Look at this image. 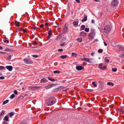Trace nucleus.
<instances>
[{"mask_svg": "<svg viewBox=\"0 0 124 124\" xmlns=\"http://www.w3.org/2000/svg\"><path fill=\"white\" fill-rule=\"evenodd\" d=\"M107 85H111L112 86H113L114 85L111 82H108L107 83Z\"/></svg>", "mask_w": 124, "mask_h": 124, "instance_id": "obj_24", "label": "nucleus"}, {"mask_svg": "<svg viewBox=\"0 0 124 124\" xmlns=\"http://www.w3.org/2000/svg\"><path fill=\"white\" fill-rule=\"evenodd\" d=\"M11 55H10L7 57L6 59L7 60L9 61L11 60Z\"/></svg>", "mask_w": 124, "mask_h": 124, "instance_id": "obj_33", "label": "nucleus"}, {"mask_svg": "<svg viewBox=\"0 0 124 124\" xmlns=\"http://www.w3.org/2000/svg\"><path fill=\"white\" fill-rule=\"evenodd\" d=\"M32 89V90H35V89H37V88H38V87L37 86H31L30 87Z\"/></svg>", "mask_w": 124, "mask_h": 124, "instance_id": "obj_29", "label": "nucleus"}, {"mask_svg": "<svg viewBox=\"0 0 124 124\" xmlns=\"http://www.w3.org/2000/svg\"><path fill=\"white\" fill-rule=\"evenodd\" d=\"M5 112L4 111V110L2 111L0 113V116H2L4 114Z\"/></svg>", "mask_w": 124, "mask_h": 124, "instance_id": "obj_26", "label": "nucleus"}, {"mask_svg": "<svg viewBox=\"0 0 124 124\" xmlns=\"http://www.w3.org/2000/svg\"><path fill=\"white\" fill-rule=\"evenodd\" d=\"M13 92L15 94H17V91L16 90H14Z\"/></svg>", "mask_w": 124, "mask_h": 124, "instance_id": "obj_38", "label": "nucleus"}, {"mask_svg": "<svg viewBox=\"0 0 124 124\" xmlns=\"http://www.w3.org/2000/svg\"><path fill=\"white\" fill-rule=\"evenodd\" d=\"M63 51V49H59L58 50V51H59V52H60V51L62 52V51Z\"/></svg>", "mask_w": 124, "mask_h": 124, "instance_id": "obj_47", "label": "nucleus"}, {"mask_svg": "<svg viewBox=\"0 0 124 124\" xmlns=\"http://www.w3.org/2000/svg\"><path fill=\"white\" fill-rule=\"evenodd\" d=\"M60 57L61 58L64 59L66 58L67 57V56L66 55H61L60 56Z\"/></svg>", "mask_w": 124, "mask_h": 124, "instance_id": "obj_25", "label": "nucleus"}, {"mask_svg": "<svg viewBox=\"0 0 124 124\" xmlns=\"http://www.w3.org/2000/svg\"><path fill=\"white\" fill-rule=\"evenodd\" d=\"M48 80L45 78H43L40 80V82L41 83H46L47 82Z\"/></svg>", "mask_w": 124, "mask_h": 124, "instance_id": "obj_12", "label": "nucleus"}, {"mask_svg": "<svg viewBox=\"0 0 124 124\" xmlns=\"http://www.w3.org/2000/svg\"><path fill=\"white\" fill-rule=\"evenodd\" d=\"M48 78L49 80L52 81H54L55 80L54 79L52 78H51L50 77H48Z\"/></svg>", "mask_w": 124, "mask_h": 124, "instance_id": "obj_27", "label": "nucleus"}, {"mask_svg": "<svg viewBox=\"0 0 124 124\" xmlns=\"http://www.w3.org/2000/svg\"><path fill=\"white\" fill-rule=\"evenodd\" d=\"M22 30H23V29H20V31H22Z\"/></svg>", "mask_w": 124, "mask_h": 124, "instance_id": "obj_61", "label": "nucleus"}, {"mask_svg": "<svg viewBox=\"0 0 124 124\" xmlns=\"http://www.w3.org/2000/svg\"><path fill=\"white\" fill-rule=\"evenodd\" d=\"M92 84L93 85V86L95 87H96L97 86V85L95 84V82L94 81L92 83Z\"/></svg>", "mask_w": 124, "mask_h": 124, "instance_id": "obj_36", "label": "nucleus"}, {"mask_svg": "<svg viewBox=\"0 0 124 124\" xmlns=\"http://www.w3.org/2000/svg\"><path fill=\"white\" fill-rule=\"evenodd\" d=\"M76 69L77 70L79 71L83 70L84 67L81 66H77L76 67Z\"/></svg>", "mask_w": 124, "mask_h": 124, "instance_id": "obj_8", "label": "nucleus"}, {"mask_svg": "<svg viewBox=\"0 0 124 124\" xmlns=\"http://www.w3.org/2000/svg\"><path fill=\"white\" fill-rule=\"evenodd\" d=\"M103 63H100L99 64V68L100 69L102 70H105L106 68V66H103Z\"/></svg>", "mask_w": 124, "mask_h": 124, "instance_id": "obj_4", "label": "nucleus"}, {"mask_svg": "<svg viewBox=\"0 0 124 124\" xmlns=\"http://www.w3.org/2000/svg\"><path fill=\"white\" fill-rule=\"evenodd\" d=\"M98 41V40L97 39H95L94 41L93 42H97Z\"/></svg>", "mask_w": 124, "mask_h": 124, "instance_id": "obj_49", "label": "nucleus"}, {"mask_svg": "<svg viewBox=\"0 0 124 124\" xmlns=\"http://www.w3.org/2000/svg\"><path fill=\"white\" fill-rule=\"evenodd\" d=\"M117 70V69L116 68H113L112 69V71L113 72H116Z\"/></svg>", "mask_w": 124, "mask_h": 124, "instance_id": "obj_30", "label": "nucleus"}, {"mask_svg": "<svg viewBox=\"0 0 124 124\" xmlns=\"http://www.w3.org/2000/svg\"><path fill=\"white\" fill-rule=\"evenodd\" d=\"M48 25V23H45V25L46 26H47Z\"/></svg>", "mask_w": 124, "mask_h": 124, "instance_id": "obj_55", "label": "nucleus"}, {"mask_svg": "<svg viewBox=\"0 0 124 124\" xmlns=\"http://www.w3.org/2000/svg\"><path fill=\"white\" fill-rule=\"evenodd\" d=\"M4 68L3 66H0V70H2Z\"/></svg>", "mask_w": 124, "mask_h": 124, "instance_id": "obj_40", "label": "nucleus"}, {"mask_svg": "<svg viewBox=\"0 0 124 124\" xmlns=\"http://www.w3.org/2000/svg\"><path fill=\"white\" fill-rule=\"evenodd\" d=\"M103 52V50L102 49H99L98 50V52L99 53H101Z\"/></svg>", "mask_w": 124, "mask_h": 124, "instance_id": "obj_35", "label": "nucleus"}, {"mask_svg": "<svg viewBox=\"0 0 124 124\" xmlns=\"http://www.w3.org/2000/svg\"><path fill=\"white\" fill-rule=\"evenodd\" d=\"M94 54H95V53L94 52H92V53H91V55L92 56H93Z\"/></svg>", "mask_w": 124, "mask_h": 124, "instance_id": "obj_50", "label": "nucleus"}, {"mask_svg": "<svg viewBox=\"0 0 124 124\" xmlns=\"http://www.w3.org/2000/svg\"><path fill=\"white\" fill-rule=\"evenodd\" d=\"M46 102L47 105L48 106L52 105L54 103V100L52 98H48L46 100Z\"/></svg>", "mask_w": 124, "mask_h": 124, "instance_id": "obj_1", "label": "nucleus"}, {"mask_svg": "<svg viewBox=\"0 0 124 124\" xmlns=\"http://www.w3.org/2000/svg\"><path fill=\"white\" fill-rule=\"evenodd\" d=\"M8 116H5L3 118V120L4 121H9V120L8 119Z\"/></svg>", "mask_w": 124, "mask_h": 124, "instance_id": "obj_14", "label": "nucleus"}, {"mask_svg": "<svg viewBox=\"0 0 124 124\" xmlns=\"http://www.w3.org/2000/svg\"><path fill=\"white\" fill-rule=\"evenodd\" d=\"M104 61L107 62H109V60L107 57H105L104 58Z\"/></svg>", "mask_w": 124, "mask_h": 124, "instance_id": "obj_32", "label": "nucleus"}, {"mask_svg": "<svg viewBox=\"0 0 124 124\" xmlns=\"http://www.w3.org/2000/svg\"><path fill=\"white\" fill-rule=\"evenodd\" d=\"M78 22V19H77L76 21H74L73 23L74 26L75 27L77 26Z\"/></svg>", "mask_w": 124, "mask_h": 124, "instance_id": "obj_9", "label": "nucleus"}, {"mask_svg": "<svg viewBox=\"0 0 124 124\" xmlns=\"http://www.w3.org/2000/svg\"><path fill=\"white\" fill-rule=\"evenodd\" d=\"M110 27L109 26H106L104 27V31L106 33H108L110 31Z\"/></svg>", "mask_w": 124, "mask_h": 124, "instance_id": "obj_2", "label": "nucleus"}, {"mask_svg": "<svg viewBox=\"0 0 124 124\" xmlns=\"http://www.w3.org/2000/svg\"><path fill=\"white\" fill-rule=\"evenodd\" d=\"M19 22L17 21H15V23L16 25V26L17 27H19L20 26Z\"/></svg>", "mask_w": 124, "mask_h": 124, "instance_id": "obj_18", "label": "nucleus"}, {"mask_svg": "<svg viewBox=\"0 0 124 124\" xmlns=\"http://www.w3.org/2000/svg\"><path fill=\"white\" fill-rule=\"evenodd\" d=\"M15 96V95L14 94H12L10 96V98L11 99H13L14 98Z\"/></svg>", "mask_w": 124, "mask_h": 124, "instance_id": "obj_31", "label": "nucleus"}, {"mask_svg": "<svg viewBox=\"0 0 124 124\" xmlns=\"http://www.w3.org/2000/svg\"><path fill=\"white\" fill-rule=\"evenodd\" d=\"M65 43L64 42V43H62L60 45L61 46H64L65 45Z\"/></svg>", "mask_w": 124, "mask_h": 124, "instance_id": "obj_41", "label": "nucleus"}, {"mask_svg": "<svg viewBox=\"0 0 124 124\" xmlns=\"http://www.w3.org/2000/svg\"><path fill=\"white\" fill-rule=\"evenodd\" d=\"M44 26V25L43 24H42L40 26V27L41 28L43 27Z\"/></svg>", "mask_w": 124, "mask_h": 124, "instance_id": "obj_46", "label": "nucleus"}, {"mask_svg": "<svg viewBox=\"0 0 124 124\" xmlns=\"http://www.w3.org/2000/svg\"><path fill=\"white\" fill-rule=\"evenodd\" d=\"M90 33L92 34L95 35V32L94 30L93 29H91L90 30Z\"/></svg>", "mask_w": 124, "mask_h": 124, "instance_id": "obj_16", "label": "nucleus"}, {"mask_svg": "<svg viewBox=\"0 0 124 124\" xmlns=\"http://www.w3.org/2000/svg\"><path fill=\"white\" fill-rule=\"evenodd\" d=\"M77 40L80 43L82 41V38H77Z\"/></svg>", "mask_w": 124, "mask_h": 124, "instance_id": "obj_20", "label": "nucleus"}, {"mask_svg": "<svg viewBox=\"0 0 124 124\" xmlns=\"http://www.w3.org/2000/svg\"><path fill=\"white\" fill-rule=\"evenodd\" d=\"M76 1L78 3H79L80 2V1L79 0H76Z\"/></svg>", "mask_w": 124, "mask_h": 124, "instance_id": "obj_54", "label": "nucleus"}, {"mask_svg": "<svg viewBox=\"0 0 124 124\" xmlns=\"http://www.w3.org/2000/svg\"><path fill=\"white\" fill-rule=\"evenodd\" d=\"M85 31L86 32H88L89 31V29L88 28H85Z\"/></svg>", "mask_w": 124, "mask_h": 124, "instance_id": "obj_34", "label": "nucleus"}, {"mask_svg": "<svg viewBox=\"0 0 124 124\" xmlns=\"http://www.w3.org/2000/svg\"><path fill=\"white\" fill-rule=\"evenodd\" d=\"M34 44L35 45H37V43L36 42H34Z\"/></svg>", "mask_w": 124, "mask_h": 124, "instance_id": "obj_60", "label": "nucleus"}, {"mask_svg": "<svg viewBox=\"0 0 124 124\" xmlns=\"http://www.w3.org/2000/svg\"><path fill=\"white\" fill-rule=\"evenodd\" d=\"M87 16L86 15L84 16V17L83 19L81 21L82 22H83L86 21L87 20Z\"/></svg>", "mask_w": 124, "mask_h": 124, "instance_id": "obj_15", "label": "nucleus"}, {"mask_svg": "<svg viewBox=\"0 0 124 124\" xmlns=\"http://www.w3.org/2000/svg\"><path fill=\"white\" fill-rule=\"evenodd\" d=\"M94 0L97 2H99L100 1V0Z\"/></svg>", "mask_w": 124, "mask_h": 124, "instance_id": "obj_58", "label": "nucleus"}, {"mask_svg": "<svg viewBox=\"0 0 124 124\" xmlns=\"http://www.w3.org/2000/svg\"><path fill=\"white\" fill-rule=\"evenodd\" d=\"M2 49H3L2 47L0 46V49L2 50Z\"/></svg>", "mask_w": 124, "mask_h": 124, "instance_id": "obj_59", "label": "nucleus"}, {"mask_svg": "<svg viewBox=\"0 0 124 124\" xmlns=\"http://www.w3.org/2000/svg\"><path fill=\"white\" fill-rule=\"evenodd\" d=\"M5 78L3 76H1L0 77V80H2L4 79Z\"/></svg>", "mask_w": 124, "mask_h": 124, "instance_id": "obj_43", "label": "nucleus"}, {"mask_svg": "<svg viewBox=\"0 0 124 124\" xmlns=\"http://www.w3.org/2000/svg\"><path fill=\"white\" fill-rule=\"evenodd\" d=\"M8 101H9V100H6L4 101L3 102L2 105H4L5 104H6L7 103H8Z\"/></svg>", "mask_w": 124, "mask_h": 124, "instance_id": "obj_22", "label": "nucleus"}, {"mask_svg": "<svg viewBox=\"0 0 124 124\" xmlns=\"http://www.w3.org/2000/svg\"><path fill=\"white\" fill-rule=\"evenodd\" d=\"M104 45L105 46H107V44L105 42H104Z\"/></svg>", "mask_w": 124, "mask_h": 124, "instance_id": "obj_56", "label": "nucleus"}, {"mask_svg": "<svg viewBox=\"0 0 124 124\" xmlns=\"http://www.w3.org/2000/svg\"><path fill=\"white\" fill-rule=\"evenodd\" d=\"M100 82H100V81H99V83H100Z\"/></svg>", "mask_w": 124, "mask_h": 124, "instance_id": "obj_64", "label": "nucleus"}, {"mask_svg": "<svg viewBox=\"0 0 124 124\" xmlns=\"http://www.w3.org/2000/svg\"><path fill=\"white\" fill-rule=\"evenodd\" d=\"M3 123L4 124H8V123L7 122V121H4Z\"/></svg>", "mask_w": 124, "mask_h": 124, "instance_id": "obj_48", "label": "nucleus"}, {"mask_svg": "<svg viewBox=\"0 0 124 124\" xmlns=\"http://www.w3.org/2000/svg\"><path fill=\"white\" fill-rule=\"evenodd\" d=\"M122 113H123V114H124V111H122Z\"/></svg>", "mask_w": 124, "mask_h": 124, "instance_id": "obj_62", "label": "nucleus"}, {"mask_svg": "<svg viewBox=\"0 0 124 124\" xmlns=\"http://www.w3.org/2000/svg\"><path fill=\"white\" fill-rule=\"evenodd\" d=\"M93 91V90H91V89H88V90H87V91L88 92H92V91Z\"/></svg>", "mask_w": 124, "mask_h": 124, "instance_id": "obj_52", "label": "nucleus"}, {"mask_svg": "<svg viewBox=\"0 0 124 124\" xmlns=\"http://www.w3.org/2000/svg\"><path fill=\"white\" fill-rule=\"evenodd\" d=\"M95 35L94 34L89 33L88 35L89 39H92L94 36Z\"/></svg>", "mask_w": 124, "mask_h": 124, "instance_id": "obj_11", "label": "nucleus"}, {"mask_svg": "<svg viewBox=\"0 0 124 124\" xmlns=\"http://www.w3.org/2000/svg\"><path fill=\"white\" fill-rule=\"evenodd\" d=\"M68 28L67 27H65L63 30V32H66L67 31Z\"/></svg>", "mask_w": 124, "mask_h": 124, "instance_id": "obj_21", "label": "nucleus"}, {"mask_svg": "<svg viewBox=\"0 0 124 124\" xmlns=\"http://www.w3.org/2000/svg\"><path fill=\"white\" fill-rule=\"evenodd\" d=\"M85 27V26L84 25H82L80 28V31H82L84 30Z\"/></svg>", "mask_w": 124, "mask_h": 124, "instance_id": "obj_17", "label": "nucleus"}, {"mask_svg": "<svg viewBox=\"0 0 124 124\" xmlns=\"http://www.w3.org/2000/svg\"><path fill=\"white\" fill-rule=\"evenodd\" d=\"M57 84H53L47 85L45 87V88L46 89H48L51 88L54 86L57 85Z\"/></svg>", "mask_w": 124, "mask_h": 124, "instance_id": "obj_7", "label": "nucleus"}, {"mask_svg": "<svg viewBox=\"0 0 124 124\" xmlns=\"http://www.w3.org/2000/svg\"><path fill=\"white\" fill-rule=\"evenodd\" d=\"M32 56L36 58L38 57V55H32Z\"/></svg>", "mask_w": 124, "mask_h": 124, "instance_id": "obj_42", "label": "nucleus"}, {"mask_svg": "<svg viewBox=\"0 0 124 124\" xmlns=\"http://www.w3.org/2000/svg\"><path fill=\"white\" fill-rule=\"evenodd\" d=\"M53 73L54 74L59 73H60V72L58 71H54L53 72Z\"/></svg>", "mask_w": 124, "mask_h": 124, "instance_id": "obj_37", "label": "nucleus"}, {"mask_svg": "<svg viewBox=\"0 0 124 124\" xmlns=\"http://www.w3.org/2000/svg\"><path fill=\"white\" fill-rule=\"evenodd\" d=\"M10 49H9L7 48V49H5V50L6 51H8Z\"/></svg>", "mask_w": 124, "mask_h": 124, "instance_id": "obj_53", "label": "nucleus"}, {"mask_svg": "<svg viewBox=\"0 0 124 124\" xmlns=\"http://www.w3.org/2000/svg\"><path fill=\"white\" fill-rule=\"evenodd\" d=\"M48 34L49 35L48 36V37L49 38L52 35V33L51 30H49L48 31Z\"/></svg>", "mask_w": 124, "mask_h": 124, "instance_id": "obj_19", "label": "nucleus"}, {"mask_svg": "<svg viewBox=\"0 0 124 124\" xmlns=\"http://www.w3.org/2000/svg\"><path fill=\"white\" fill-rule=\"evenodd\" d=\"M20 124H26V122H23L20 123Z\"/></svg>", "mask_w": 124, "mask_h": 124, "instance_id": "obj_44", "label": "nucleus"}, {"mask_svg": "<svg viewBox=\"0 0 124 124\" xmlns=\"http://www.w3.org/2000/svg\"><path fill=\"white\" fill-rule=\"evenodd\" d=\"M22 84V82H21V83H20V84H21H21Z\"/></svg>", "mask_w": 124, "mask_h": 124, "instance_id": "obj_63", "label": "nucleus"}, {"mask_svg": "<svg viewBox=\"0 0 124 124\" xmlns=\"http://www.w3.org/2000/svg\"><path fill=\"white\" fill-rule=\"evenodd\" d=\"M4 42L5 43H8L9 42V41L8 40H5L4 41Z\"/></svg>", "mask_w": 124, "mask_h": 124, "instance_id": "obj_39", "label": "nucleus"}, {"mask_svg": "<svg viewBox=\"0 0 124 124\" xmlns=\"http://www.w3.org/2000/svg\"><path fill=\"white\" fill-rule=\"evenodd\" d=\"M6 68L10 71H11L13 69V67L11 66H6Z\"/></svg>", "mask_w": 124, "mask_h": 124, "instance_id": "obj_13", "label": "nucleus"}, {"mask_svg": "<svg viewBox=\"0 0 124 124\" xmlns=\"http://www.w3.org/2000/svg\"><path fill=\"white\" fill-rule=\"evenodd\" d=\"M23 31L24 33H26L27 32L26 30L25 29H23Z\"/></svg>", "mask_w": 124, "mask_h": 124, "instance_id": "obj_45", "label": "nucleus"}, {"mask_svg": "<svg viewBox=\"0 0 124 124\" xmlns=\"http://www.w3.org/2000/svg\"><path fill=\"white\" fill-rule=\"evenodd\" d=\"M95 22V21L94 20H92L91 21V23H93Z\"/></svg>", "mask_w": 124, "mask_h": 124, "instance_id": "obj_51", "label": "nucleus"}, {"mask_svg": "<svg viewBox=\"0 0 124 124\" xmlns=\"http://www.w3.org/2000/svg\"><path fill=\"white\" fill-rule=\"evenodd\" d=\"M118 2L117 0H113L111 2V5L113 7H116L117 5Z\"/></svg>", "mask_w": 124, "mask_h": 124, "instance_id": "obj_3", "label": "nucleus"}, {"mask_svg": "<svg viewBox=\"0 0 124 124\" xmlns=\"http://www.w3.org/2000/svg\"><path fill=\"white\" fill-rule=\"evenodd\" d=\"M23 61L26 64H31L32 62L31 61L30 59L27 58L24 59H23Z\"/></svg>", "mask_w": 124, "mask_h": 124, "instance_id": "obj_5", "label": "nucleus"}, {"mask_svg": "<svg viewBox=\"0 0 124 124\" xmlns=\"http://www.w3.org/2000/svg\"><path fill=\"white\" fill-rule=\"evenodd\" d=\"M81 60L83 61H85L90 63H91L92 62L91 59L88 58H82L81 59Z\"/></svg>", "mask_w": 124, "mask_h": 124, "instance_id": "obj_6", "label": "nucleus"}, {"mask_svg": "<svg viewBox=\"0 0 124 124\" xmlns=\"http://www.w3.org/2000/svg\"><path fill=\"white\" fill-rule=\"evenodd\" d=\"M14 115V113L13 112H11L9 114V115L10 117Z\"/></svg>", "mask_w": 124, "mask_h": 124, "instance_id": "obj_28", "label": "nucleus"}, {"mask_svg": "<svg viewBox=\"0 0 124 124\" xmlns=\"http://www.w3.org/2000/svg\"><path fill=\"white\" fill-rule=\"evenodd\" d=\"M71 55L73 56H74L75 57H76L77 55V54H76L75 53L73 52L71 53Z\"/></svg>", "mask_w": 124, "mask_h": 124, "instance_id": "obj_23", "label": "nucleus"}, {"mask_svg": "<svg viewBox=\"0 0 124 124\" xmlns=\"http://www.w3.org/2000/svg\"><path fill=\"white\" fill-rule=\"evenodd\" d=\"M32 29H34V30H35L36 28L35 27H32L31 28Z\"/></svg>", "mask_w": 124, "mask_h": 124, "instance_id": "obj_57", "label": "nucleus"}, {"mask_svg": "<svg viewBox=\"0 0 124 124\" xmlns=\"http://www.w3.org/2000/svg\"><path fill=\"white\" fill-rule=\"evenodd\" d=\"M80 34L81 36L84 37L86 36L87 34L86 32L82 31L80 32Z\"/></svg>", "mask_w": 124, "mask_h": 124, "instance_id": "obj_10", "label": "nucleus"}]
</instances>
